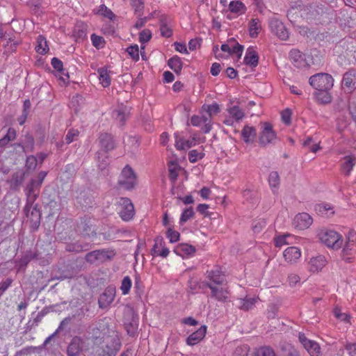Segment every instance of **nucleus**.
Instances as JSON below:
<instances>
[{"instance_id":"nucleus-1","label":"nucleus","mask_w":356,"mask_h":356,"mask_svg":"<svg viewBox=\"0 0 356 356\" xmlns=\"http://www.w3.org/2000/svg\"><path fill=\"white\" fill-rule=\"evenodd\" d=\"M311 86L317 90H330L334 85V79L330 74L318 73L309 78Z\"/></svg>"},{"instance_id":"nucleus-2","label":"nucleus","mask_w":356,"mask_h":356,"mask_svg":"<svg viewBox=\"0 0 356 356\" xmlns=\"http://www.w3.org/2000/svg\"><path fill=\"white\" fill-rule=\"evenodd\" d=\"M321 241L328 248L339 250L342 248L343 240L341 236L333 230L321 231L318 234Z\"/></svg>"},{"instance_id":"nucleus-3","label":"nucleus","mask_w":356,"mask_h":356,"mask_svg":"<svg viewBox=\"0 0 356 356\" xmlns=\"http://www.w3.org/2000/svg\"><path fill=\"white\" fill-rule=\"evenodd\" d=\"M124 325L129 335H135L138 327V316L130 306H127L124 311Z\"/></svg>"},{"instance_id":"nucleus-4","label":"nucleus","mask_w":356,"mask_h":356,"mask_svg":"<svg viewBox=\"0 0 356 356\" xmlns=\"http://www.w3.org/2000/svg\"><path fill=\"white\" fill-rule=\"evenodd\" d=\"M47 172L44 171L40 172L38 175L37 179H32L27 184L26 193L28 197V201H32L33 202L38 197L40 188L45 177L47 176Z\"/></svg>"},{"instance_id":"nucleus-5","label":"nucleus","mask_w":356,"mask_h":356,"mask_svg":"<svg viewBox=\"0 0 356 356\" xmlns=\"http://www.w3.org/2000/svg\"><path fill=\"white\" fill-rule=\"evenodd\" d=\"M118 184L121 188L127 190L133 188L136 184V175L129 165H127L122 169Z\"/></svg>"},{"instance_id":"nucleus-6","label":"nucleus","mask_w":356,"mask_h":356,"mask_svg":"<svg viewBox=\"0 0 356 356\" xmlns=\"http://www.w3.org/2000/svg\"><path fill=\"white\" fill-rule=\"evenodd\" d=\"M261 129L259 138L260 145L265 147L269 144H274L277 140V135L271 124L268 122L261 123Z\"/></svg>"},{"instance_id":"nucleus-7","label":"nucleus","mask_w":356,"mask_h":356,"mask_svg":"<svg viewBox=\"0 0 356 356\" xmlns=\"http://www.w3.org/2000/svg\"><path fill=\"white\" fill-rule=\"evenodd\" d=\"M121 348L118 338L107 339L105 343L97 350L99 356H115Z\"/></svg>"},{"instance_id":"nucleus-8","label":"nucleus","mask_w":356,"mask_h":356,"mask_svg":"<svg viewBox=\"0 0 356 356\" xmlns=\"http://www.w3.org/2000/svg\"><path fill=\"white\" fill-rule=\"evenodd\" d=\"M33 202L26 204L24 211L26 217L31 222V227L33 230L38 229L40 224L41 213L37 205L33 206Z\"/></svg>"},{"instance_id":"nucleus-9","label":"nucleus","mask_w":356,"mask_h":356,"mask_svg":"<svg viewBox=\"0 0 356 356\" xmlns=\"http://www.w3.org/2000/svg\"><path fill=\"white\" fill-rule=\"evenodd\" d=\"M341 88L348 94L352 93L356 89V69L351 68L343 74Z\"/></svg>"},{"instance_id":"nucleus-10","label":"nucleus","mask_w":356,"mask_h":356,"mask_svg":"<svg viewBox=\"0 0 356 356\" xmlns=\"http://www.w3.org/2000/svg\"><path fill=\"white\" fill-rule=\"evenodd\" d=\"M120 209L119 215L124 221L130 220L134 216V207L129 198L122 197L118 202Z\"/></svg>"},{"instance_id":"nucleus-11","label":"nucleus","mask_w":356,"mask_h":356,"mask_svg":"<svg viewBox=\"0 0 356 356\" xmlns=\"http://www.w3.org/2000/svg\"><path fill=\"white\" fill-rule=\"evenodd\" d=\"M203 286L211 289V297L219 302H227L229 299V293L227 289L218 287L211 282H202Z\"/></svg>"},{"instance_id":"nucleus-12","label":"nucleus","mask_w":356,"mask_h":356,"mask_svg":"<svg viewBox=\"0 0 356 356\" xmlns=\"http://www.w3.org/2000/svg\"><path fill=\"white\" fill-rule=\"evenodd\" d=\"M270 31L282 40L289 38V31L284 24L278 19L273 18L270 20Z\"/></svg>"},{"instance_id":"nucleus-13","label":"nucleus","mask_w":356,"mask_h":356,"mask_svg":"<svg viewBox=\"0 0 356 356\" xmlns=\"http://www.w3.org/2000/svg\"><path fill=\"white\" fill-rule=\"evenodd\" d=\"M115 296V288L112 286H108L102 294L100 295L98 304L101 309L108 307L114 300Z\"/></svg>"},{"instance_id":"nucleus-14","label":"nucleus","mask_w":356,"mask_h":356,"mask_svg":"<svg viewBox=\"0 0 356 356\" xmlns=\"http://www.w3.org/2000/svg\"><path fill=\"white\" fill-rule=\"evenodd\" d=\"M83 341L79 337H74L67 348L68 356H78L83 350Z\"/></svg>"},{"instance_id":"nucleus-15","label":"nucleus","mask_w":356,"mask_h":356,"mask_svg":"<svg viewBox=\"0 0 356 356\" xmlns=\"http://www.w3.org/2000/svg\"><path fill=\"white\" fill-rule=\"evenodd\" d=\"M207 278L209 281H205L204 282H211L213 285H222L225 282V275L219 267H216L214 269L207 270Z\"/></svg>"},{"instance_id":"nucleus-16","label":"nucleus","mask_w":356,"mask_h":356,"mask_svg":"<svg viewBox=\"0 0 356 356\" xmlns=\"http://www.w3.org/2000/svg\"><path fill=\"white\" fill-rule=\"evenodd\" d=\"M312 217L307 213H298L293 220V225L299 229L308 228L312 224Z\"/></svg>"},{"instance_id":"nucleus-17","label":"nucleus","mask_w":356,"mask_h":356,"mask_svg":"<svg viewBox=\"0 0 356 356\" xmlns=\"http://www.w3.org/2000/svg\"><path fill=\"white\" fill-rule=\"evenodd\" d=\"M343 256L351 254L356 248V232L350 231L346 236V241L343 245Z\"/></svg>"},{"instance_id":"nucleus-18","label":"nucleus","mask_w":356,"mask_h":356,"mask_svg":"<svg viewBox=\"0 0 356 356\" xmlns=\"http://www.w3.org/2000/svg\"><path fill=\"white\" fill-rule=\"evenodd\" d=\"M284 260L291 264L296 263L301 257L300 250L295 246L287 248L283 252Z\"/></svg>"},{"instance_id":"nucleus-19","label":"nucleus","mask_w":356,"mask_h":356,"mask_svg":"<svg viewBox=\"0 0 356 356\" xmlns=\"http://www.w3.org/2000/svg\"><path fill=\"white\" fill-rule=\"evenodd\" d=\"M289 57L293 65L299 68L308 65L305 56L298 49H293L289 53Z\"/></svg>"},{"instance_id":"nucleus-20","label":"nucleus","mask_w":356,"mask_h":356,"mask_svg":"<svg viewBox=\"0 0 356 356\" xmlns=\"http://www.w3.org/2000/svg\"><path fill=\"white\" fill-rule=\"evenodd\" d=\"M325 257L322 255L312 257L308 263V269L312 273L318 272L325 266Z\"/></svg>"},{"instance_id":"nucleus-21","label":"nucleus","mask_w":356,"mask_h":356,"mask_svg":"<svg viewBox=\"0 0 356 356\" xmlns=\"http://www.w3.org/2000/svg\"><path fill=\"white\" fill-rule=\"evenodd\" d=\"M15 147H19L22 148V152L25 154L31 152L34 150L35 141L33 136L29 134L24 136V139L21 143H15L13 145Z\"/></svg>"},{"instance_id":"nucleus-22","label":"nucleus","mask_w":356,"mask_h":356,"mask_svg":"<svg viewBox=\"0 0 356 356\" xmlns=\"http://www.w3.org/2000/svg\"><path fill=\"white\" fill-rule=\"evenodd\" d=\"M207 332V326L202 325L197 331L193 332L187 338L186 342L190 346L199 343L204 337Z\"/></svg>"},{"instance_id":"nucleus-23","label":"nucleus","mask_w":356,"mask_h":356,"mask_svg":"<svg viewBox=\"0 0 356 356\" xmlns=\"http://www.w3.org/2000/svg\"><path fill=\"white\" fill-rule=\"evenodd\" d=\"M175 147L178 150H185L195 145V139L194 138L186 140L181 137L177 133L175 134Z\"/></svg>"},{"instance_id":"nucleus-24","label":"nucleus","mask_w":356,"mask_h":356,"mask_svg":"<svg viewBox=\"0 0 356 356\" xmlns=\"http://www.w3.org/2000/svg\"><path fill=\"white\" fill-rule=\"evenodd\" d=\"M129 115V109L127 106H121L113 112V116L120 126H123Z\"/></svg>"},{"instance_id":"nucleus-25","label":"nucleus","mask_w":356,"mask_h":356,"mask_svg":"<svg viewBox=\"0 0 356 356\" xmlns=\"http://www.w3.org/2000/svg\"><path fill=\"white\" fill-rule=\"evenodd\" d=\"M244 62L246 65L256 67L259 63V56L254 47H250L247 49Z\"/></svg>"},{"instance_id":"nucleus-26","label":"nucleus","mask_w":356,"mask_h":356,"mask_svg":"<svg viewBox=\"0 0 356 356\" xmlns=\"http://www.w3.org/2000/svg\"><path fill=\"white\" fill-rule=\"evenodd\" d=\"M99 143L106 152L115 148V143L111 135L107 133L101 134L99 136Z\"/></svg>"},{"instance_id":"nucleus-27","label":"nucleus","mask_w":356,"mask_h":356,"mask_svg":"<svg viewBox=\"0 0 356 356\" xmlns=\"http://www.w3.org/2000/svg\"><path fill=\"white\" fill-rule=\"evenodd\" d=\"M174 251L177 255H180L184 257L185 256H192L195 254L196 249L191 245L181 243L177 245Z\"/></svg>"},{"instance_id":"nucleus-28","label":"nucleus","mask_w":356,"mask_h":356,"mask_svg":"<svg viewBox=\"0 0 356 356\" xmlns=\"http://www.w3.org/2000/svg\"><path fill=\"white\" fill-rule=\"evenodd\" d=\"M90 245L86 243H82L80 241L74 243H69L65 245V250L72 252H80L89 250Z\"/></svg>"},{"instance_id":"nucleus-29","label":"nucleus","mask_w":356,"mask_h":356,"mask_svg":"<svg viewBox=\"0 0 356 356\" xmlns=\"http://www.w3.org/2000/svg\"><path fill=\"white\" fill-rule=\"evenodd\" d=\"M256 129L253 127L245 125L241 131V136L245 143H252L256 137Z\"/></svg>"},{"instance_id":"nucleus-30","label":"nucleus","mask_w":356,"mask_h":356,"mask_svg":"<svg viewBox=\"0 0 356 356\" xmlns=\"http://www.w3.org/2000/svg\"><path fill=\"white\" fill-rule=\"evenodd\" d=\"M229 10L231 13L237 15L238 16L245 13L247 8L245 4L239 1H232L229 4Z\"/></svg>"},{"instance_id":"nucleus-31","label":"nucleus","mask_w":356,"mask_h":356,"mask_svg":"<svg viewBox=\"0 0 356 356\" xmlns=\"http://www.w3.org/2000/svg\"><path fill=\"white\" fill-rule=\"evenodd\" d=\"M261 30V22L258 18L252 19L249 22L248 31L252 38H257Z\"/></svg>"},{"instance_id":"nucleus-32","label":"nucleus","mask_w":356,"mask_h":356,"mask_svg":"<svg viewBox=\"0 0 356 356\" xmlns=\"http://www.w3.org/2000/svg\"><path fill=\"white\" fill-rule=\"evenodd\" d=\"M356 163V159L350 156L344 157V162L341 165V170L346 176H349L351 170Z\"/></svg>"},{"instance_id":"nucleus-33","label":"nucleus","mask_w":356,"mask_h":356,"mask_svg":"<svg viewBox=\"0 0 356 356\" xmlns=\"http://www.w3.org/2000/svg\"><path fill=\"white\" fill-rule=\"evenodd\" d=\"M51 65L53 67L58 71L59 73V75L60 76V79L63 81L65 82L68 80L69 76L68 74L64 73V70L63 67V62L59 60L58 58L54 57L51 59Z\"/></svg>"},{"instance_id":"nucleus-34","label":"nucleus","mask_w":356,"mask_h":356,"mask_svg":"<svg viewBox=\"0 0 356 356\" xmlns=\"http://www.w3.org/2000/svg\"><path fill=\"white\" fill-rule=\"evenodd\" d=\"M24 180V173L22 172H16L9 181L12 189L17 190L22 184Z\"/></svg>"},{"instance_id":"nucleus-35","label":"nucleus","mask_w":356,"mask_h":356,"mask_svg":"<svg viewBox=\"0 0 356 356\" xmlns=\"http://www.w3.org/2000/svg\"><path fill=\"white\" fill-rule=\"evenodd\" d=\"M16 131L15 129L10 127L6 134L0 138V149H3L4 147L10 142L16 138Z\"/></svg>"},{"instance_id":"nucleus-36","label":"nucleus","mask_w":356,"mask_h":356,"mask_svg":"<svg viewBox=\"0 0 356 356\" xmlns=\"http://www.w3.org/2000/svg\"><path fill=\"white\" fill-rule=\"evenodd\" d=\"M227 111L228 115L237 122L241 120L245 116L244 112L238 106H230Z\"/></svg>"},{"instance_id":"nucleus-37","label":"nucleus","mask_w":356,"mask_h":356,"mask_svg":"<svg viewBox=\"0 0 356 356\" xmlns=\"http://www.w3.org/2000/svg\"><path fill=\"white\" fill-rule=\"evenodd\" d=\"M99 74V80L103 87L106 88L111 84V78L108 71L104 67L99 68L97 70Z\"/></svg>"},{"instance_id":"nucleus-38","label":"nucleus","mask_w":356,"mask_h":356,"mask_svg":"<svg viewBox=\"0 0 356 356\" xmlns=\"http://www.w3.org/2000/svg\"><path fill=\"white\" fill-rule=\"evenodd\" d=\"M168 65L171 70H172L175 73L178 74L181 72L182 69V61L181 58L177 56H174L171 58L169 59L168 62Z\"/></svg>"},{"instance_id":"nucleus-39","label":"nucleus","mask_w":356,"mask_h":356,"mask_svg":"<svg viewBox=\"0 0 356 356\" xmlns=\"http://www.w3.org/2000/svg\"><path fill=\"white\" fill-rule=\"evenodd\" d=\"M99 251V261L105 262L111 260L115 256V252L113 250L102 249Z\"/></svg>"},{"instance_id":"nucleus-40","label":"nucleus","mask_w":356,"mask_h":356,"mask_svg":"<svg viewBox=\"0 0 356 356\" xmlns=\"http://www.w3.org/2000/svg\"><path fill=\"white\" fill-rule=\"evenodd\" d=\"M48 50L49 47L45 38L42 35H39L37 38L35 51L40 54H44Z\"/></svg>"},{"instance_id":"nucleus-41","label":"nucleus","mask_w":356,"mask_h":356,"mask_svg":"<svg viewBox=\"0 0 356 356\" xmlns=\"http://www.w3.org/2000/svg\"><path fill=\"white\" fill-rule=\"evenodd\" d=\"M316 97L317 101L323 104H330L332 100V97L328 92V90H318Z\"/></svg>"},{"instance_id":"nucleus-42","label":"nucleus","mask_w":356,"mask_h":356,"mask_svg":"<svg viewBox=\"0 0 356 356\" xmlns=\"http://www.w3.org/2000/svg\"><path fill=\"white\" fill-rule=\"evenodd\" d=\"M257 302V298H245L241 300V309L244 311H248L253 308L255 303Z\"/></svg>"},{"instance_id":"nucleus-43","label":"nucleus","mask_w":356,"mask_h":356,"mask_svg":"<svg viewBox=\"0 0 356 356\" xmlns=\"http://www.w3.org/2000/svg\"><path fill=\"white\" fill-rule=\"evenodd\" d=\"M132 8L134 9L135 14L138 17H141L144 8V0H130Z\"/></svg>"},{"instance_id":"nucleus-44","label":"nucleus","mask_w":356,"mask_h":356,"mask_svg":"<svg viewBox=\"0 0 356 356\" xmlns=\"http://www.w3.org/2000/svg\"><path fill=\"white\" fill-rule=\"evenodd\" d=\"M96 14L102 15L105 17H107L109 19H113L115 17L114 13L111 11V10L108 8L104 4H102L99 6L96 12Z\"/></svg>"},{"instance_id":"nucleus-45","label":"nucleus","mask_w":356,"mask_h":356,"mask_svg":"<svg viewBox=\"0 0 356 356\" xmlns=\"http://www.w3.org/2000/svg\"><path fill=\"white\" fill-rule=\"evenodd\" d=\"M253 356H275V353L270 347L264 346L257 349Z\"/></svg>"},{"instance_id":"nucleus-46","label":"nucleus","mask_w":356,"mask_h":356,"mask_svg":"<svg viewBox=\"0 0 356 356\" xmlns=\"http://www.w3.org/2000/svg\"><path fill=\"white\" fill-rule=\"evenodd\" d=\"M195 214L193 207H190L188 208L185 209L180 217L179 223L181 225L184 224L187 222L190 218H193Z\"/></svg>"},{"instance_id":"nucleus-47","label":"nucleus","mask_w":356,"mask_h":356,"mask_svg":"<svg viewBox=\"0 0 356 356\" xmlns=\"http://www.w3.org/2000/svg\"><path fill=\"white\" fill-rule=\"evenodd\" d=\"M304 348L307 350L311 356H318V354L320 352V347L318 344L314 341H310L309 344L304 346Z\"/></svg>"},{"instance_id":"nucleus-48","label":"nucleus","mask_w":356,"mask_h":356,"mask_svg":"<svg viewBox=\"0 0 356 356\" xmlns=\"http://www.w3.org/2000/svg\"><path fill=\"white\" fill-rule=\"evenodd\" d=\"M38 251H27L23 256V257L21 259V263L22 264L26 265L28 264L31 260L37 259H38Z\"/></svg>"},{"instance_id":"nucleus-49","label":"nucleus","mask_w":356,"mask_h":356,"mask_svg":"<svg viewBox=\"0 0 356 356\" xmlns=\"http://www.w3.org/2000/svg\"><path fill=\"white\" fill-rule=\"evenodd\" d=\"M131 284L132 282L129 276H126L123 278L120 286L123 295H127L129 293Z\"/></svg>"},{"instance_id":"nucleus-50","label":"nucleus","mask_w":356,"mask_h":356,"mask_svg":"<svg viewBox=\"0 0 356 356\" xmlns=\"http://www.w3.org/2000/svg\"><path fill=\"white\" fill-rule=\"evenodd\" d=\"M312 141H313L312 138L308 137L302 143V145L304 147L308 148L310 152L316 153L318 149H320V146L318 144L312 145Z\"/></svg>"},{"instance_id":"nucleus-51","label":"nucleus","mask_w":356,"mask_h":356,"mask_svg":"<svg viewBox=\"0 0 356 356\" xmlns=\"http://www.w3.org/2000/svg\"><path fill=\"white\" fill-rule=\"evenodd\" d=\"M268 182L271 188H277L280 184V176L277 172H271L268 177Z\"/></svg>"},{"instance_id":"nucleus-52","label":"nucleus","mask_w":356,"mask_h":356,"mask_svg":"<svg viewBox=\"0 0 356 356\" xmlns=\"http://www.w3.org/2000/svg\"><path fill=\"white\" fill-rule=\"evenodd\" d=\"M79 131L77 129H71L68 131L65 136V142L70 144L78 138Z\"/></svg>"},{"instance_id":"nucleus-53","label":"nucleus","mask_w":356,"mask_h":356,"mask_svg":"<svg viewBox=\"0 0 356 356\" xmlns=\"http://www.w3.org/2000/svg\"><path fill=\"white\" fill-rule=\"evenodd\" d=\"M204 156V153L198 152L196 149H193L188 152V160L191 163H195L202 159Z\"/></svg>"},{"instance_id":"nucleus-54","label":"nucleus","mask_w":356,"mask_h":356,"mask_svg":"<svg viewBox=\"0 0 356 356\" xmlns=\"http://www.w3.org/2000/svg\"><path fill=\"white\" fill-rule=\"evenodd\" d=\"M127 52L134 60H138L139 59V49L137 44L127 47Z\"/></svg>"},{"instance_id":"nucleus-55","label":"nucleus","mask_w":356,"mask_h":356,"mask_svg":"<svg viewBox=\"0 0 356 356\" xmlns=\"http://www.w3.org/2000/svg\"><path fill=\"white\" fill-rule=\"evenodd\" d=\"M266 225V222L264 219H258L254 220L252 225V229L254 232L259 233Z\"/></svg>"},{"instance_id":"nucleus-56","label":"nucleus","mask_w":356,"mask_h":356,"mask_svg":"<svg viewBox=\"0 0 356 356\" xmlns=\"http://www.w3.org/2000/svg\"><path fill=\"white\" fill-rule=\"evenodd\" d=\"M91 40L93 46L96 48L99 49L104 47V40L102 36H99L93 33L91 35Z\"/></svg>"},{"instance_id":"nucleus-57","label":"nucleus","mask_w":356,"mask_h":356,"mask_svg":"<svg viewBox=\"0 0 356 356\" xmlns=\"http://www.w3.org/2000/svg\"><path fill=\"white\" fill-rule=\"evenodd\" d=\"M37 164L38 159L35 156L33 155L27 156L26 161V167L27 169L33 170L35 169Z\"/></svg>"},{"instance_id":"nucleus-58","label":"nucleus","mask_w":356,"mask_h":356,"mask_svg":"<svg viewBox=\"0 0 356 356\" xmlns=\"http://www.w3.org/2000/svg\"><path fill=\"white\" fill-rule=\"evenodd\" d=\"M166 234L170 243L177 242L179 241L180 236V234L178 232L175 231L171 228H168Z\"/></svg>"},{"instance_id":"nucleus-59","label":"nucleus","mask_w":356,"mask_h":356,"mask_svg":"<svg viewBox=\"0 0 356 356\" xmlns=\"http://www.w3.org/2000/svg\"><path fill=\"white\" fill-rule=\"evenodd\" d=\"M86 260L90 264L99 261V251L98 250L88 252L86 255Z\"/></svg>"},{"instance_id":"nucleus-60","label":"nucleus","mask_w":356,"mask_h":356,"mask_svg":"<svg viewBox=\"0 0 356 356\" xmlns=\"http://www.w3.org/2000/svg\"><path fill=\"white\" fill-rule=\"evenodd\" d=\"M204 108L206 109L207 113L209 115L217 114L220 112L219 105L216 103L212 104L211 105L204 106Z\"/></svg>"},{"instance_id":"nucleus-61","label":"nucleus","mask_w":356,"mask_h":356,"mask_svg":"<svg viewBox=\"0 0 356 356\" xmlns=\"http://www.w3.org/2000/svg\"><path fill=\"white\" fill-rule=\"evenodd\" d=\"M163 243V238L158 236L155 238V243L152 249V255L156 256L157 254L159 252V248H161Z\"/></svg>"},{"instance_id":"nucleus-62","label":"nucleus","mask_w":356,"mask_h":356,"mask_svg":"<svg viewBox=\"0 0 356 356\" xmlns=\"http://www.w3.org/2000/svg\"><path fill=\"white\" fill-rule=\"evenodd\" d=\"M152 38V33L148 29H145L140 33L139 40L141 43L148 42Z\"/></svg>"},{"instance_id":"nucleus-63","label":"nucleus","mask_w":356,"mask_h":356,"mask_svg":"<svg viewBox=\"0 0 356 356\" xmlns=\"http://www.w3.org/2000/svg\"><path fill=\"white\" fill-rule=\"evenodd\" d=\"M161 35L165 38H170L172 35V29L168 27L163 22H161L160 26Z\"/></svg>"},{"instance_id":"nucleus-64","label":"nucleus","mask_w":356,"mask_h":356,"mask_svg":"<svg viewBox=\"0 0 356 356\" xmlns=\"http://www.w3.org/2000/svg\"><path fill=\"white\" fill-rule=\"evenodd\" d=\"M345 348L350 356L356 355V343H346Z\"/></svg>"}]
</instances>
